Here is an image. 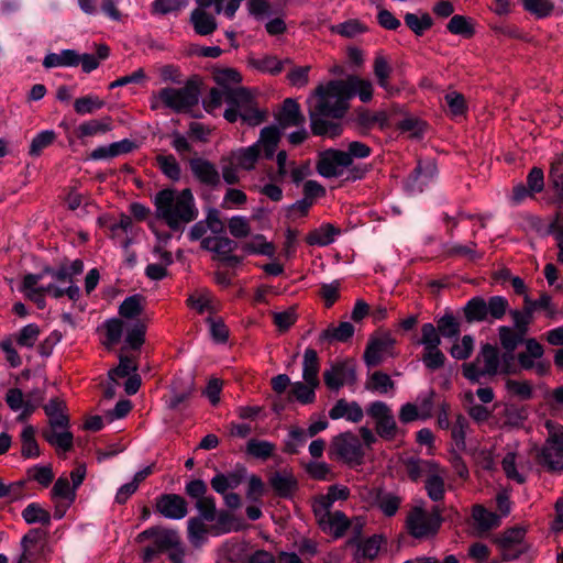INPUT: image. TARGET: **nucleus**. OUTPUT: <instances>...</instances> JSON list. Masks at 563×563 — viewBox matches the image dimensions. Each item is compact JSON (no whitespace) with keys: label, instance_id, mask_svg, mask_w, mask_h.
Instances as JSON below:
<instances>
[{"label":"nucleus","instance_id":"nucleus-1","mask_svg":"<svg viewBox=\"0 0 563 563\" xmlns=\"http://www.w3.org/2000/svg\"><path fill=\"white\" fill-rule=\"evenodd\" d=\"M311 130L317 135L336 136L341 132L338 123L327 118L340 119L349 109V95L343 80H332L319 86L308 99Z\"/></svg>","mask_w":563,"mask_h":563},{"label":"nucleus","instance_id":"nucleus-2","mask_svg":"<svg viewBox=\"0 0 563 563\" xmlns=\"http://www.w3.org/2000/svg\"><path fill=\"white\" fill-rule=\"evenodd\" d=\"M156 219L163 220L170 230H180L198 217L195 198L189 189L165 188L153 197Z\"/></svg>","mask_w":563,"mask_h":563},{"label":"nucleus","instance_id":"nucleus-3","mask_svg":"<svg viewBox=\"0 0 563 563\" xmlns=\"http://www.w3.org/2000/svg\"><path fill=\"white\" fill-rule=\"evenodd\" d=\"M82 271L84 263L80 260H75L69 265H63L56 271L45 269V273L52 278V283L45 285L46 295L56 299L67 296L73 301L78 300L80 289L75 284V277Z\"/></svg>","mask_w":563,"mask_h":563},{"label":"nucleus","instance_id":"nucleus-4","mask_svg":"<svg viewBox=\"0 0 563 563\" xmlns=\"http://www.w3.org/2000/svg\"><path fill=\"white\" fill-rule=\"evenodd\" d=\"M511 355L508 356V360ZM464 376L472 382H479L482 377L495 376L498 373H515L507 363V357H504V363L500 362L498 350L489 344L481 347L476 358L463 366Z\"/></svg>","mask_w":563,"mask_h":563},{"label":"nucleus","instance_id":"nucleus-5","mask_svg":"<svg viewBox=\"0 0 563 563\" xmlns=\"http://www.w3.org/2000/svg\"><path fill=\"white\" fill-rule=\"evenodd\" d=\"M549 438L539 455L540 462L552 471L563 470V427L547 421Z\"/></svg>","mask_w":563,"mask_h":563},{"label":"nucleus","instance_id":"nucleus-6","mask_svg":"<svg viewBox=\"0 0 563 563\" xmlns=\"http://www.w3.org/2000/svg\"><path fill=\"white\" fill-rule=\"evenodd\" d=\"M331 452L350 466H358L365 455L363 444L352 432L341 433L332 439Z\"/></svg>","mask_w":563,"mask_h":563},{"label":"nucleus","instance_id":"nucleus-7","mask_svg":"<svg viewBox=\"0 0 563 563\" xmlns=\"http://www.w3.org/2000/svg\"><path fill=\"white\" fill-rule=\"evenodd\" d=\"M441 525V519L435 514L426 511L422 507H413L406 520V527L409 533L417 539L434 536Z\"/></svg>","mask_w":563,"mask_h":563},{"label":"nucleus","instance_id":"nucleus-8","mask_svg":"<svg viewBox=\"0 0 563 563\" xmlns=\"http://www.w3.org/2000/svg\"><path fill=\"white\" fill-rule=\"evenodd\" d=\"M526 529L515 527L504 531L496 542L501 551L503 559L512 561L529 550V545L525 543Z\"/></svg>","mask_w":563,"mask_h":563},{"label":"nucleus","instance_id":"nucleus-9","mask_svg":"<svg viewBox=\"0 0 563 563\" xmlns=\"http://www.w3.org/2000/svg\"><path fill=\"white\" fill-rule=\"evenodd\" d=\"M367 413L375 420L379 437L391 440L397 435V423L387 404L374 401L368 406Z\"/></svg>","mask_w":563,"mask_h":563},{"label":"nucleus","instance_id":"nucleus-10","mask_svg":"<svg viewBox=\"0 0 563 563\" xmlns=\"http://www.w3.org/2000/svg\"><path fill=\"white\" fill-rule=\"evenodd\" d=\"M158 99L168 108L180 112L189 109L198 102L196 89L184 88H164L158 92Z\"/></svg>","mask_w":563,"mask_h":563},{"label":"nucleus","instance_id":"nucleus-11","mask_svg":"<svg viewBox=\"0 0 563 563\" xmlns=\"http://www.w3.org/2000/svg\"><path fill=\"white\" fill-rule=\"evenodd\" d=\"M350 165V156L345 155V151L328 150L321 154L317 169L322 177L332 178L341 176Z\"/></svg>","mask_w":563,"mask_h":563},{"label":"nucleus","instance_id":"nucleus-12","mask_svg":"<svg viewBox=\"0 0 563 563\" xmlns=\"http://www.w3.org/2000/svg\"><path fill=\"white\" fill-rule=\"evenodd\" d=\"M231 101L238 104L240 118L249 125L255 126L265 120L266 112L255 106L254 100L246 90L240 88L232 91Z\"/></svg>","mask_w":563,"mask_h":563},{"label":"nucleus","instance_id":"nucleus-13","mask_svg":"<svg viewBox=\"0 0 563 563\" xmlns=\"http://www.w3.org/2000/svg\"><path fill=\"white\" fill-rule=\"evenodd\" d=\"M76 490L77 489L70 485L68 477H58L51 492V498L55 505V518L62 519L64 517L66 510L76 499Z\"/></svg>","mask_w":563,"mask_h":563},{"label":"nucleus","instance_id":"nucleus-14","mask_svg":"<svg viewBox=\"0 0 563 563\" xmlns=\"http://www.w3.org/2000/svg\"><path fill=\"white\" fill-rule=\"evenodd\" d=\"M395 340L389 334H384L372 340L364 353V360L368 366H376L387 357L394 356Z\"/></svg>","mask_w":563,"mask_h":563},{"label":"nucleus","instance_id":"nucleus-15","mask_svg":"<svg viewBox=\"0 0 563 563\" xmlns=\"http://www.w3.org/2000/svg\"><path fill=\"white\" fill-rule=\"evenodd\" d=\"M320 529L335 538L341 537L350 526L349 519L341 511H313Z\"/></svg>","mask_w":563,"mask_h":563},{"label":"nucleus","instance_id":"nucleus-16","mask_svg":"<svg viewBox=\"0 0 563 563\" xmlns=\"http://www.w3.org/2000/svg\"><path fill=\"white\" fill-rule=\"evenodd\" d=\"M201 246L205 250L212 252L220 261H223L231 265H235L239 263V258L231 254L232 251L234 250V242L227 236H207L202 239Z\"/></svg>","mask_w":563,"mask_h":563},{"label":"nucleus","instance_id":"nucleus-17","mask_svg":"<svg viewBox=\"0 0 563 563\" xmlns=\"http://www.w3.org/2000/svg\"><path fill=\"white\" fill-rule=\"evenodd\" d=\"M437 165L432 159L419 162L415 174L408 179L407 189L411 194L421 192L437 176Z\"/></svg>","mask_w":563,"mask_h":563},{"label":"nucleus","instance_id":"nucleus-18","mask_svg":"<svg viewBox=\"0 0 563 563\" xmlns=\"http://www.w3.org/2000/svg\"><path fill=\"white\" fill-rule=\"evenodd\" d=\"M323 379L328 388L339 390L343 385L355 380L354 368L345 362L331 365L323 373Z\"/></svg>","mask_w":563,"mask_h":563},{"label":"nucleus","instance_id":"nucleus-19","mask_svg":"<svg viewBox=\"0 0 563 563\" xmlns=\"http://www.w3.org/2000/svg\"><path fill=\"white\" fill-rule=\"evenodd\" d=\"M157 510L168 519L179 520L187 515V504L178 495L167 494L158 498L156 503Z\"/></svg>","mask_w":563,"mask_h":563},{"label":"nucleus","instance_id":"nucleus-20","mask_svg":"<svg viewBox=\"0 0 563 563\" xmlns=\"http://www.w3.org/2000/svg\"><path fill=\"white\" fill-rule=\"evenodd\" d=\"M69 422L52 423L44 431L45 440L64 452L69 451L73 446V433L68 430Z\"/></svg>","mask_w":563,"mask_h":563},{"label":"nucleus","instance_id":"nucleus-21","mask_svg":"<svg viewBox=\"0 0 563 563\" xmlns=\"http://www.w3.org/2000/svg\"><path fill=\"white\" fill-rule=\"evenodd\" d=\"M279 128L285 130L292 126L305 125V115L300 111L298 102L291 98H287L282 106L277 117Z\"/></svg>","mask_w":563,"mask_h":563},{"label":"nucleus","instance_id":"nucleus-22","mask_svg":"<svg viewBox=\"0 0 563 563\" xmlns=\"http://www.w3.org/2000/svg\"><path fill=\"white\" fill-rule=\"evenodd\" d=\"M350 489L344 485H332L325 494L318 495L312 503L313 511H331L333 504L338 500H346Z\"/></svg>","mask_w":563,"mask_h":563},{"label":"nucleus","instance_id":"nucleus-23","mask_svg":"<svg viewBox=\"0 0 563 563\" xmlns=\"http://www.w3.org/2000/svg\"><path fill=\"white\" fill-rule=\"evenodd\" d=\"M47 275L45 271L41 274H29L24 276L21 290L32 301H34L38 308H44L46 290L44 285H40V280Z\"/></svg>","mask_w":563,"mask_h":563},{"label":"nucleus","instance_id":"nucleus-24","mask_svg":"<svg viewBox=\"0 0 563 563\" xmlns=\"http://www.w3.org/2000/svg\"><path fill=\"white\" fill-rule=\"evenodd\" d=\"M192 174L201 183L209 186H217L220 183V174L217 167L209 161L195 158L190 161Z\"/></svg>","mask_w":563,"mask_h":563},{"label":"nucleus","instance_id":"nucleus-25","mask_svg":"<svg viewBox=\"0 0 563 563\" xmlns=\"http://www.w3.org/2000/svg\"><path fill=\"white\" fill-rule=\"evenodd\" d=\"M363 409L357 402H347L344 399L338 400L329 411V417L332 420L344 418L353 423L360 422L363 419Z\"/></svg>","mask_w":563,"mask_h":563},{"label":"nucleus","instance_id":"nucleus-26","mask_svg":"<svg viewBox=\"0 0 563 563\" xmlns=\"http://www.w3.org/2000/svg\"><path fill=\"white\" fill-rule=\"evenodd\" d=\"M426 489L428 496L434 500H441L444 496V481L446 478L445 470L441 468L438 464L432 467L426 475Z\"/></svg>","mask_w":563,"mask_h":563},{"label":"nucleus","instance_id":"nucleus-27","mask_svg":"<svg viewBox=\"0 0 563 563\" xmlns=\"http://www.w3.org/2000/svg\"><path fill=\"white\" fill-rule=\"evenodd\" d=\"M343 81L346 85V95H349V100L354 96H357L363 102H369L372 100L374 87L369 80L357 76H350Z\"/></svg>","mask_w":563,"mask_h":563},{"label":"nucleus","instance_id":"nucleus-28","mask_svg":"<svg viewBox=\"0 0 563 563\" xmlns=\"http://www.w3.org/2000/svg\"><path fill=\"white\" fill-rule=\"evenodd\" d=\"M258 156L260 152L257 145L253 144L231 152L228 161L230 164H234L239 168L251 170L255 167Z\"/></svg>","mask_w":563,"mask_h":563},{"label":"nucleus","instance_id":"nucleus-29","mask_svg":"<svg viewBox=\"0 0 563 563\" xmlns=\"http://www.w3.org/2000/svg\"><path fill=\"white\" fill-rule=\"evenodd\" d=\"M288 59H279L276 56L273 55H265L262 57H251L249 59V65L253 69L263 73V74H269V75H278L283 71L284 66L288 64Z\"/></svg>","mask_w":563,"mask_h":563},{"label":"nucleus","instance_id":"nucleus-30","mask_svg":"<svg viewBox=\"0 0 563 563\" xmlns=\"http://www.w3.org/2000/svg\"><path fill=\"white\" fill-rule=\"evenodd\" d=\"M133 144L129 140H122L119 142L111 143L109 145H103L95 148L90 153V158L93 161H106L122 154L131 152Z\"/></svg>","mask_w":563,"mask_h":563},{"label":"nucleus","instance_id":"nucleus-31","mask_svg":"<svg viewBox=\"0 0 563 563\" xmlns=\"http://www.w3.org/2000/svg\"><path fill=\"white\" fill-rule=\"evenodd\" d=\"M5 401L11 410L21 411L19 417L20 420L30 416L36 408V405L33 404L29 398H25L22 390L18 388H11L8 390L5 395Z\"/></svg>","mask_w":563,"mask_h":563},{"label":"nucleus","instance_id":"nucleus-32","mask_svg":"<svg viewBox=\"0 0 563 563\" xmlns=\"http://www.w3.org/2000/svg\"><path fill=\"white\" fill-rule=\"evenodd\" d=\"M280 140V131L276 126H266L262 129L258 140L254 143L258 152L263 151L265 156L273 157Z\"/></svg>","mask_w":563,"mask_h":563},{"label":"nucleus","instance_id":"nucleus-33","mask_svg":"<svg viewBox=\"0 0 563 563\" xmlns=\"http://www.w3.org/2000/svg\"><path fill=\"white\" fill-rule=\"evenodd\" d=\"M340 232L334 225L325 223L311 231L306 241L309 245L327 246L335 241Z\"/></svg>","mask_w":563,"mask_h":563},{"label":"nucleus","instance_id":"nucleus-34","mask_svg":"<svg viewBox=\"0 0 563 563\" xmlns=\"http://www.w3.org/2000/svg\"><path fill=\"white\" fill-rule=\"evenodd\" d=\"M472 517L481 531H488L500 526L501 518L496 512L486 509L483 505H475Z\"/></svg>","mask_w":563,"mask_h":563},{"label":"nucleus","instance_id":"nucleus-35","mask_svg":"<svg viewBox=\"0 0 563 563\" xmlns=\"http://www.w3.org/2000/svg\"><path fill=\"white\" fill-rule=\"evenodd\" d=\"M79 65L77 52L75 49H63L59 53H48L43 59L45 68L55 67H76Z\"/></svg>","mask_w":563,"mask_h":563},{"label":"nucleus","instance_id":"nucleus-36","mask_svg":"<svg viewBox=\"0 0 563 563\" xmlns=\"http://www.w3.org/2000/svg\"><path fill=\"white\" fill-rule=\"evenodd\" d=\"M319 360L317 352L308 347L303 353L302 379L312 386H319Z\"/></svg>","mask_w":563,"mask_h":563},{"label":"nucleus","instance_id":"nucleus-37","mask_svg":"<svg viewBox=\"0 0 563 563\" xmlns=\"http://www.w3.org/2000/svg\"><path fill=\"white\" fill-rule=\"evenodd\" d=\"M190 22L199 35H209L217 29L216 18L202 8H196L191 12Z\"/></svg>","mask_w":563,"mask_h":563},{"label":"nucleus","instance_id":"nucleus-38","mask_svg":"<svg viewBox=\"0 0 563 563\" xmlns=\"http://www.w3.org/2000/svg\"><path fill=\"white\" fill-rule=\"evenodd\" d=\"M112 129V120L109 117L102 119H92L86 122H82L77 128V135L79 139H85L88 136H96L100 134H104Z\"/></svg>","mask_w":563,"mask_h":563},{"label":"nucleus","instance_id":"nucleus-39","mask_svg":"<svg viewBox=\"0 0 563 563\" xmlns=\"http://www.w3.org/2000/svg\"><path fill=\"white\" fill-rule=\"evenodd\" d=\"M188 305L199 313L213 312L218 309L219 302L213 298L210 291L202 289L191 295Z\"/></svg>","mask_w":563,"mask_h":563},{"label":"nucleus","instance_id":"nucleus-40","mask_svg":"<svg viewBox=\"0 0 563 563\" xmlns=\"http://www.w3.org/2000/svg\"><path fill=\"white\" fill-rule=\"evenodd\" d=\"M194 390V379L190 376H187L183 382L175 383L170 390V396L168 398L167 406L172 409L177 408L181 402H184L189 395Z\"/></svg>","mask_w":563,"mask_h":563},{"label":"nucleus","instance_id":"nucleus-41","mask_svg":"<svg viewBox=\"0 0 563 563\" xmlns=\"http://www.w3.org/2000/svg\"><path fill=\"white\" fill-rule=\"evenodd\" d=\"M102 328L106 332L103 344L110 349L121 340L123 331L128 325L121 319L112 318L104 321Z\"/></svg>","mask_w":563,"mask_h":563},{"label":"nucleus","instance_id":"nucleus-42","mask_svg":"<svg viewBox=\"0 0 563 563\" xmlns=\"http://www.w3.org/2000/svg\"><path fill=\"white\" fill-rule=\"evenodd\" d=\"M144 299L141 295L126 297L119 307V314L125 319L139 317L144 308Z\"/></svg>","mask_w":563,"mask_h":563},{"label":"nucleus","instance_id":"nucleus-43","mask_svg":"<svg viewBox=\"0 0 563 563\" xmlns=\"http://www.w3.org/2000/svg\"><path fill=\"white\" fill-rule=\"evenodd\" d=\"M242 250L247 254H262L266 256L275 254L274 245L267 242L261 234L253 236L249 242L244 243Z\"/></svg>","mask_w":563,"mask_h":563},{"label":"nucleus","instance_id":"nucleus-44","mask_svg":"<svg viewBox=\"0 0 563 563\" xmlns=\"http://www.w3.org/2000/svg\"><path fill=\"white\" fill-rule=\"evenodd\" d=\"M56 140V133L53 130H44L34 135L31 141L29 155L37 157L42 151L54 143Z\"/></svg>","mask_w":563,"mask_h":563},{"label":"nucleus","instance_id":"nucleus-45","mask_svg":"<svg viewBox=\"0 0 563 563\" xmlns=\"http://www.w3.org/2000/svg\"><path fill=\"white\" fill-rule=\"evenodd\" d=\"M22 449L21 453L24 457H37L40 449L35 440V429L32 426H25L21 432Z\"/></svg>","mask_w":563,"mask_h":563},{"label":"nucleus","instance_id":"nucleus-46","mask_svg":"<svg viewBox=\"0 0 563 563\" xmlns=\"http://www.w3.org/2000/svg\"><path fill=\"white\" fill-rule=\"evenodd\" d=\"M527 325L528 321H525L521 328V333L510 328L501 327L499 329V339L501 345L509 352H512L517 347V345L522 341L523 335L527 331Z\"/></svg>","mask_w":563,"mask_h":563},{"label":"nucleus","instance_id":"nucleus-47","mask_svg":"<svg viewBox=\"0 0 563 563\" xmlns=\"http://www.w3.org/2000/svg\"><path fill=\"white\" fill-rule=\"evenodd\" d=\"M464 313L468 322L483 321L487 318V303L483 298H472L466 303Z\"/></svg>","mask_w":563,"mask_h":563},{"label":"nucleus","instance_id":"nucleus-48","mask_svg":"<svg viewBox=\"0 0 563 563\" xmlns=\"http://www.w3.org/2000/svg\"><path fill=\"white\" fill-rule=\"evenodd\" d=\"M446 29L450 33L471 37L474 34L472 20L464 15H453L449 21Z\"/></svg>","mask_w":563,"mask_h":563},{"label":"nucleus","instance_id":"nucleus-49","mask_svg":"<svg viewBox=\"0 0 563 563\" xmlns=\"http://www.w3.org/2000/svg\"><path fill=\"white\" fill-rule=\"evenodd\" d=\"M405 23L416 34L422 35L428 29L432 26V19L428 13H421L420 15L415 13H406Z\"/></svg>","mask_w":563,"mask_h":563},{"label":"nucleus","instance_id":"nucleus-50","mask_svg":"<svg viewBox=\"0 0 563 563\" xmlns=\"http://www.w3.org/2000/svg\"><path fill=\"white\" fill-rule=\"evenodd\" d=\"M240 483H241V477L234 473L217 474L211 479L212 488L221 495L227 494L229 489L236 488L240 485Z\"/></svg>","mask_w":563,"mask_h":563},{"label":"nucleus","instance_id":"nucleus-51","mask_svg":"<svg viewBox=\"0 0 563 563\" xmlns=\"http://www.w3.org/2000/svg\"><path fill=\"white\" fill-rule=\"evenodd\" d=\"M104 101L101 100L98 96L88 95L81 98H78L74 102V109L76 113L79 115H86L95 112L103 108Z\"/></svg>","mask_w":563,"mask_h":563},{"label":"nucleus","instance_id":"nucleus-52","mask_svg":"<svg viewBox=\"0 0 563 563\" xmlns=\"http://www.w3.org/2000/svg\"><path fill=\"white\" fill-rule=\"evenodd\" d=\"M41 334V329L35 323L23 327L15 336L19 346L31 349L35 345Z\"/></svg>","mask_w":563,"mask_h":563},{"label":"nucleus","instance_id":"nucleus-53","mask_svg":"<svg viewBox=\"0 0 563 563\" xmlns=\"http://www.w3.org/2000/svg\"><path fill=\"white\" fill-rule=\"evenodd\" d=\"M374 74L378 81V85L390 92L391 88L389 85V76L391 74V67L389 66L387 59L383 55H378L374 62Z\"/></svg>","mask_w":563,"mask_h":563},{"label":"nucleus","instance_id":"nucleus-54","mask_svg":"<svg viewBox=\"0 0 563 563\" xmlns=\"http://www.w3.org/2000/svg\"><path fill=\"white\" fill-rule=\"evenodd\" d=\"M437 330L440 335L446 339L457 338L460 334V322L453 314L446 313L438 320Z\"/></svg>","mask_w":563,"mask_h":563},{"label":"nucleus","instance_id":"nucleus-55","mask_svg":"<svg viewBox=\"0 0 563 563\" xmlns=\"http://www.w3.org/2000/svg\"><path fill=\"white\" fill-rule=\"evenodd\" d=\"M274 451L275 444L265 440L251 439L246 444V453L256 459L266 460Z\"/></svg>","mask_w":563,"mask_h":563},{"label":"nucleus","instance_id":"nucleus-56","mask_svg":"<svg viewBox=\"0 0 563 563\" xmlns=\"http://www.w3.org/2000/svg\"><path fill=\"white\" fill-rule=\"evenodd\" d=\"M65 402L60 399H51L44 407L45 413L48 417L49 424L69 422L68 417L65 415Z\"/></svg>","mask_w":563,"mask_h":563},{"label":"nucleus","instance_id":"nucleus-57","mask_svg":"<svg viewBox=\"0 0 563 563\" xmlns=\"http://www.w3.org/2000/svg\"><path fill=\"white\" fill-rule=\"evenodd\" d=\"M518 363L523 369H533L538 375L543 376L548 373L550 364L543 358H534L528 353L518 354Z\"/></svg>","mask_w":563,"mask_h":563},{"label":"nucleus","instance_id":"nucleus-58","mask_svg":"<svg viewBox=\"0 0 563 563\" xmlns=\"http://www.w3.org/2000/svg\"><path fill=\"white\" fill-rule=\"evenodd\" d=\"M394 382L389 377V375L383 372H375L371 375L366 387L369 390L376 391L378 394H387L389 390L394 388Z\"/></svg>","mask_w":563,"mask_h":563},{"label":"nucleus","instance_id":"nucleus-59","mask_svg":"<svg viewBox=\"0 0 563 563\" xmlns=\"http://www.w3.org/2000/svg\"><path fill=\"white\" fill-rule=\"evenodd\" d=\"M317 387L306 382H295L291 384L290 395L301 404H311L316 398L314 389Z\"/></svg>","mask_w":563,"mask_h":563},{"label":"nucleus","instance_id":"nucleus-60","mask_svg":"<svg viewBox=\"0 0 563 563\" xmlns=\"http://www.w3.org/2000/svg\"><path fill=\"white\" fill-rule=\"evenodd\" d=\"M354 333V327L350 322H341L338 327L329 328L322 332V340L346 341Z\"/></svg>","mask_w":563,"mask_h":563},{"label":"nucleus","instance_id":"nucleus-61","mask_svg":"<svg viewBox=\"0 0 563 563\" xmlns=\"http://www.w3.org/2000/svg\"><path fill=\"white\" fill-rule=\"evenodd\" d=\"M22 517L27 523H48L51 520L49 514L35 503L24 508Z\"/></svg>","mask_w":563,"mask_h":563},{"label":"nucleus","instance_id":"nucleus-62","mask_svg":"<svg viewBox=\"0 0 563 563\" xmlns=\"http://www.w3.org/2000/svg\"><path fill=\"white\" fill-rule=\"evenodd\" d=\"M419 343L423 346V350H432V347L440 346L441 335L432 323H423L421 325V338Z\"/></svg>","mask_w":563,"mask_h":563},{"label":"nucleus","instance_id":"nucleus-63","mask_svg":"<svg viewBox=\"0 0 563 563\" xmlns=\"http://www.w3.org/2000/svg\"><path fill=\"white\" fill-rule=\"evenodd\" d=\"M232 92L224 89H212L209 96L203 100V108L207 112L213 113L221 107L223 101H231Z\"/></svg>","mask_w":563,"mask_h":563},{"label":"nucleus","instance_id":"nucleus-64","mask_svg":"<svg viewBox=\"0 0 563 563\" xmlns=\"http://www.w3.org/2000/svg\"><path fill=\"white\" fill-rule=\"evenodd\" d=\"M157 165L168 178L178 180L180 177V167L173 155L157 156Z\"/></svg>","mask_w":563,"mask_h":563}]
</instances>
